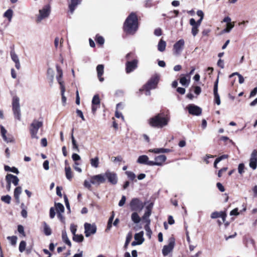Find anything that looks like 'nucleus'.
Instances as JSON below:
<instances>
[{"instance_id":"6e6d98bb","label":"nucleus","mask_w":257,"mask_h":257,"mask_svg":"<svg viewBox=\"0 0 257 257\" xmlns=\"http://www.w3.org/2000/svg\"><path fill=\"white\" fill-rule=\"evenodd\" d=\"M226 23V24H231V23H234V22H231V18L228 17H225L222 20V23Z\"/></svg>"},{"instance_id":"f8f14e48","label":"nucleus","mask_w":257,"mask_h":257,"mask_svg":"<svg viewBox=\"0 0 257 257\" xmlns=\"http://www.w3.org/2000/svg\"><path fill=\"white\" fill-rule=\"evenodd\" d=\"M103 175L104 176V178H107L108 182L111 184L115 185L117 183V177L115 173L107 170L103 174Z\"/></svg>"},{"instance_id":"4d7b16f0","label":"nucleus","mask_w":257,"mask_h":257,"mask_svg":"<svg viewBox=\"0 0 257 257\" xmlns=\"http://www.w3.org/2000/svg\"><path fill=\"white\" fill-rule=\"evenodd\" d=\"M18 232L22 234L24 236H25V231H24V227L22 225H18Z\"/></svg>"},{"instance_id":"2f4dec72","label":"nucleus","mask_w":257,"mask_h":257,"mask_svg":"<svg viewBox=\"0 0 257 257\" xmlns=\"http://www.w3.org/2000/svg\"><path fill=\"white\" fill-rule=\"evenodd\" d=\"M65 171L66 178L69 181L73 178V172L70 166H65Z\"/></svg>"},{"instance_id":"de8ad7c7","label":"nucleus","mask_w":257,"mask_h":257,"mask_svg":"<svg viewBox=\"0 0 257 257\" xmlns=\"http://www.w3.org/2000/svg\"><path fill=\"white\" fill-rule=\"evenodd\" d=\"M245 167L243 163H240L238 166V172L240 175H242L244 173Z\"/></svg>"},{"instance_id":"ddd939ff","label":"nucleus","mask_w":257,"mask_h":257,"mask_svg":"<svg viewBox=\"0 0 257 257\" xmlns=\"http://www.w3.org/2000/svg\"><path fill=\"white\" fill-rule=\"evenodd\" d=\"M167 158L164 155H161L155 158V161H150L149 163V166H161L166 161Z\"/></svg>"},{"instance_id":"338daca9","label":"nucleus","mask_w":257,"mask_h":257,"mask_svg":"<svg viewBox=\"0 0 257 257\" xmlns=\"http://www.w3.org/2000/svg\"><path fill=\"white\" fill-rule=\"evenodd\" d=\"M217 65L222 69L224 68V64L223 60L221 59H219L217 62Z\"/></svg>"},{"instance_id":"13d9d810","label":"nucleus","mask_w":257,"mask_h":257,"mask_svg":"<svg viewBox=\"0 0 257 257\" xmlns=\"http://www.w3.org/2000/svg\"><path fill=\"white\" fill-rule=\"evenodd\" d=\"M228 157V156L227 155H222L219 157H218L216 159V163H219L220 162L221 160H224V159H227V158Z\"/></svg>"},{"instance_id":"3c124183","label":"nucleus","mask_w":257,"mask_h":257,"mask_svg":"<svg viewBox=\"0 0 257 257\" xmlns=\"http://www.w3.org/2000/svg\"><path fill=\"white\" fill-rule=\"evenodd\" d=\"M95 41H96V42L97 43H98L100 45L103 44L104 42V40L103 38L102 37L98 36V35H97L96 36Z\"/></svg>"},{"instance_id":"39448f33","label":"nucleus","mask_w":257,"mask_h":257,"mask_svg":"<svg viewBox=\"0 0 257 257\" xmlns=\"http://www.w3.org/2000/svg\"><path fill=\"white\" fill-rule=\"evenodd\" d=\"M12 110L15 118L19 120H21V112L20 105V99L17 96H15L13 98Z\"/></svg>"},{"instance_id":"680f3d73","label":"nucleus","mask_w":257,"mask_h":257,"mask_svg":"<svg viewBox=\"0 0 257 257\" xmlns=\"http://www.w3.org/2000/svg\"><path fill=\"white\" fill-rule=\"evenodd\" d=\"M220 212H213L211 214V217L213 219L220 217Z\"/></svg>"},{"instance_id":"473e14b6","label":"nucleus","mask_w":257,"mask_h":257,"mask_svg":"<svg viewBox=\"0 0 257 257\" xmlns=\"http://www.w3.org/2000/svg\"><path fill=\"white\" fill-rule=\"evenodd\" d=\"M90 163L92 167L97 168L99 167V160L98 157L96 156L93 158L90 159Z\"/></svg>"},{"instance_id":"f03ea898","label":"nucleus","mask_w":257,"mask_h":257,"mask_svg":"<svg viewBox=\"0 0 257 257\" xmlns=\"http://www.w3.org/2000/svg\"><path fill=\"white\" fill-rule=\"evenodd\" d=\"M169 117L163 113H159L149 120V124L154 127L162 128L168 125Z\"/></svg>"},{"instance_id":"603ef678","label":"nucleus","mask_w":257,"mask_h":257,"mask_svg":"<svg viewBox=\"0 0 257 257\" xmlns=\"http://www.w3.org/2000/svg\"><path fill=\"white\" fill-rule=\"evenodd\" d=\"M125 174L127 176V177L132 180H133L136 178V175L132 172L131 171H126Z\"/></svg>"},{"instance_id":"a211bd4d","label":"nucleus","mask_w":257,"mask_h":257,"mask_svg":"<svg viewBox=\"0 0 257 257\" xmlns=\"http://www.w3.org/2000/svg\"><path fill=\"white\" fill-rule=\"evenodd\" d=\"M153 205L150 204L146 207V211L143 216V219L146 223H148V224H150L151 220L149 219V217L150 216L152 212V208Z\"/></svg>"},{"instance_id":"0eeeda50","label":"nucleus","mask_w":257,"mask_h":257,"mask_svg":"<svg viewBox=\"0 0 257 257\" xmlns=\"http://www.w3.org/2000/svg\"><path fill=\"white\" fill-rule=\"evenodd\" d=\"M130 207L132 211L140 212L144 207V203L139 199L135 198L131 201Z\"/></svg>"},{"instance_id":"412c9836","label":"nucleus","mask_w":257,"mask_h":257,"mask_svg":"<svg viewBox=\"0 0 257 257\" xmlns=\"http://www.w3.org/2000/svg\"><path fill=\"white\" fill-rule=\"evenodd\" d=\"M100 99L98 95H95L92 100V112L93 114L95 113L97 109V105H99L100 104Z\"/></svg>"},{"instance_id":"e433bc0d","label":"nucleus","mask_w":257,"mask_h":257,"mask_svg":"<svg viewBox=\"0 0 257 257\" xmlns=\"http://www.w3.org/2000/svg\"><path fill=\"white\" fill-rule=\"evenodd\" d=\"M166 47V43L163 39H161L158 45V49L160 52L165 51Z\"/></svg>"},{"instance_id":"e2e57ef3","label":"nucleus","mask_w":257,"mask_h":257,"mask_svg":"<svg viewBox=\"0 0 257 257\" xmlns=\"http://www.w3.org/2000/svg\"><path fill=\"white\" fill-rule=\"evenodd\" d=\"M0 127H1V135L3 138L5 137V136H7L6 134H7V131L3 125H1Z\"/></svg>"},{"instance_id":"bf43d9fd","label":"nucleus","mask_w":257,"mask_h":257,"mask_svg":"<svg viewBox=\"0 0 257 257\" xmlns=\"http://www.w3.org/2000/svg\"><path fill=\"white\" fill-rule=\"evenodd\" d=\"M78 165H79V163L78 162H75L73 165V168L76 171L79 173H81L82 172V169L80 167H78Z\"/></svg>"},{"instance_id":"bb28decb","label":"nucleus","mask_w":257,"mask_h":257,"mask_svg":"<svg viewBox=\"0 0 257 257\" xmlns=\"http://www.w3.org/2000/svg\"><path fill=\"white\" fill-rule=\"evenodd\" d=\"M190 81V78L186 76V75H181L180 79V83L184 86H188Z\"/></svg>"},{"instance_id":"37998d69","label":"nucleus","mask_w":257,"mask_h":257,"mask_svg":"<svg viewBox=\"0 0 257 257\" xmlns=\"http://www.w3.org/2000/svg\"><path fill=\"white\" fill-rule=\"evenodd\" d=\"M150 224H148V223H146V224L144 227L146 231V235L149 237V238H151L152 234V231L150 227Z\"/></svg>"},{"instance_id":"c9c22d12","label":"nucleus","mask_w":257,"mask_h":257,"mask_svg":"<svg viewBox=\"0 0 257 257\" xmlns=\"http://www.w3.org/2000/svg\"><path fill=\"white\" fill-rule=\"evenodd\" d=\"M131 219L135 223H138L141 221V217L138 213L135 211L131 215Z\"/></svg>"},{"instance_id":"cd10ccee","label":"nucleus","mask_w":257,"mask_h":257,"mask_svg":"<svg viewBox=\"0 0 257 257\" xmlns=\"http://www.w3.org/2000/svg\"><path fill=\"white\" fill-rule=\"evenodd\" d=\"M81 0H71V2L69 5V8L71 13H73L76 6L80 4Z\"/></svg>"},{"instance_id":"c756f323","label":"nucleus","mask_w":257,"mask_h":257,"mask_svg":"<svg viewBox=\"0 0 257 257\" xmlns=\"http://www.w3.org/2000/svg\"><path fill=\"white\" fill-rule=\"evenodd\" d=\"M14 15V12L13 11L9 9L7 10L4 14L3 17L4 18H6L8 19L9 23H11L12 20V18Z\"/></svg>"},{"instance_id":"423d86ee","label":"nucleus","mask_w":257,"mask_h":257,"mask_svg":"<svg viewBox=\"0 0 257 257\" xmlns=\"http://www.w3.org/2000/svg\"><path fill=\"white\" fill-rule=\"evenodd\" d=\"M160 79V76L158 74H155L152 76L147 84L144 86V89H146V95H149L151 93L150 90L156 87Z\"/></svg>"},{"instance_id":"aec40b11","label":"nucleus","mask_w":257,"mask_h":257,"mask_svg":"<svg viewBox=\"0 0 257 257\" xmlns=\"http://www.w3.org/2000/svg\"><path fill=\"white\" fill-rule=\"evenodd\" d=\"M6 180L7 183H12L15 186H17L19 182V179L17 176L11 174H9L6 176Z\"/></svg>"},{"instance_id":"2eb2a0df","label":"nucleus","mask_w":257,"mask_h":257,"mask_svg":"<svg viewBox=\"0 0 257 257\" xmlns=\"http://www.w3.org/2000/svg\"><path fill=\"white\" fill-rule=\"evenodd\" d=\"M175 245V241L174 238H171L169 240V243L168 245L164 246L162 249V253L164 256L167 255L171 252L174 248Z\"/></svg>"},{"instance_id":"58836bf2","label":"nucleus","mask_w":257,"mask_h":257,"mask_svg":"<svg viewBox=\"0 0 257 257\" xmlns=\"http://www.w3.org/2000/svg\"><path fill=\"white\" fill-rule=\"evenodd\" d=\"M122 107V103H118L116 105V110L115 111V116L117 118H121L122 120L124 119V117L122 114V113L119 112L117 109L119 108H121Z\"/></svg>"},{"instance_id":"a878e982","label":"nucleus","mask_w":257,"mask_h":257,"mask_svg":"<svg viewBox=\"0 0 257 257\" xmlns=\"http://www.w3.org/2000/svg\"><path fill=\"white\" fill-rule=\"evenodd\" d=\"M64 40L62 38H60L56 37L54 40V46L56 50L61 49L62 47Z\"/></svg>"},{"instance_id":"20e7f679","label":"nucleus","mask_w":257,"mask_h":257,"mask_svg":"<svg viewBox=\"0 0 257 257\" xmlns=\"http://www.w3.org/2000/svg\"><path fill=\"white\" fill-rule=\"evenodd\" d=\"M43 125V121L42 120L34 119L30 126V133L32 139L38 140L39 137L37 134L39 129Z\"/></svg>"},{"instance_id":"4c0bfd02","label":"nucleus","mask_w":257,"mask_h":257,"mask_svg":"<svg viewBox=\"0 0 257 257\" xmlns=\"http://www.w3.org/2000/svg\"><path fill=\"white\" fill-rule=\"evenodd\" d=\"M234 27V23L226 24V28L221 31V34L229 33Z\"/></svg>"},{"instance_id":"f257e3e1","label":"nucleus","mask_w":257,"mask_h":257,"mask_svg":"<svg viewBox=\"0 0 257 257\" xmlns=\"http://www.w3.org/2000/svg\"><path fill=\"white\" fill-rule=\"evenodd\" d=\"M138 29V21L137 15L131 13L125 20L123 24V30L129 35H134Z\"/></svg>"},{"instance_id":"c03bdc74","label":"nucleus","mask_w":257,"mask_h":257,"mask_svg":"<svg viewBox=\"0 0 257 257\" xmlns=\"http://www.w3.org/2000/svg\"><path fill=\"white\" fill-rule=\"evenodd\" d=\"M7 239L10 240L12 245H15L17 241V237L16 236H8Z\"/></svg>"},{"instance_id":"774afa93","label":"nucleus","mask_w":257,"mask_h":257,"mask_svg":"<svg viewBox=\"0 0 257 257\" xmlns=\"http://www.w3.org/2000/svg\"><path fill=\"white\" fill-rule=\"evenodd\" d=\"M55 216V212L54 208L51 207L50 209V217L51 218H53Z\"/></svg>"},{"instance_id":"8fccbe9b","label":"nucleus","mask_w":257,"mask_h":257,"mask_svg":"<svg viewBox=\"0 0 257 257\" xmlns=\"http://www.w3.org/2000/svg\"><path fill=\"white\" fill-rule=\"evenodd\" d=\"M83 185L85 188H87L89 190H91L92 185V183L91 182V179L90 178L89 181L87 180H85L84 181Z\"/></svg>"},{"instance_id":"49530a36","label":"nucleus","mask_w":257,"mask_h":257,"mask_svg":"<svg viewBox=\"0 0 257 257\" xmlns=\"http://www.w3.org/2000/svg\"><path fill=\"white\" fill-rule=\"evenodd\" d=\"M1 200L7 203V204H10V202H11V197L10 196L7 195H6V196H3L1 197Z\"/></svg>"},{"instance_id":"6ab92c4d","label":"nucleus","mask_w":257,"mask_h":257,"mask_svg":"<svg viewBox=\"0 0 257 257\" xmlns=\"http://www.w3.org/2000/svg\"><path fill=\"white\" fill-rule=\"evenodd\" d=\"M218 77L216 80L213 88V94L214 96V101L217 105L220 104V99L219 94L218 93Z\"/></svg>"},{"instance_id":"f3484780","label":"nucleus","mask_w":257,"mask_h":257,"mask_svg":"<svg viewBox=\"0 0 257 257\" xmlns=\"http://www.w3.org/2000/svg\"><path fill=\"white\" fill-rule=\"evenodd\" d=\"M138 61L135 59L132 61H127L126 63V72L127 73H131L138 66Z\"/></svg>"},{"instance_id":"69168bd1","label":"nucleus","mask_w":257,"mask_h":257,"mask_svg":"<svg viewBox=\"0 0 257 257\" xmlns=\"http://www.w3.org/2000/svg\"><path fill=\"white\" fill-rule=\"evenodd\" d=\"M76 112V113L78 116H79L80 117H81L83 120H85V118H84L83 112L81 110H80L79 109H77Z\"/></svg>"},{"instance_id":"09e8293b","label":"nucleus","mask_w":257,"mask_h":257,"mask_svg":"<svg viewBox=\"0 0 257 257\" xmlns=\"http://www.w3.org/2000/svg\"><path fill=\"white\" fill-rule=\"evenodd\" d=\"M26 246V243L25 241L23 240V241H21L20 245H19V251L21 252H23L25 249Z\"/></svg>"},{"instance_id":"393cba45","label":"nucleus","mask_w":257,"mask_h":257,"mask_svg":"<svg viewBox=\"0 0 257 257\" xmlns=\"http://www.w3.org/2000/svg\"><path fill=\"white\" fill-rule=\"evenodd\" d=\"M149 152L156 154L167 153L171 152V150L164 148H156L154 149H150L149 150Z\"/></svg>"},{"instance_id":"f704fd0d","label":"nucleus","mask_w":257,"mask_h":257,"mask_svg":"<svg viewBox=\"0 0 257 257\" xmlns=\"http://www.w3.org/2000/svg\"><path fill=\"white\" fill-rule=\"evenodd\" d=\"M62 238L63 241L69 246H71V243L70 240L69 239L66 231L65 230H63L62 232Z\"/></svg>"},{"instance_id":"052dcab7","label":"nucleus","mask_w":257,"mask_h":257,"mask_svg":"<svg viewBox=\"0 0 257 257\" xmlns=\"http://www.w3.org/2000/svg\"><path fill=\"white\" fill-rule=\"evenodd\" d=\"M125 201H126V197L125 196L123 195L121 197V198L118 203V206L120 207L122 206L124 204Z\"/></svg>"},{"instance_id":"1a4fd4ad","label":"nucleus","mask_w":257,"mask_h":257,"mask_svg":"<svg viewBox=\"0 0 257 257\" xmlns=\"http://www.w3.org/2000/svg\"><path fill=\"white\" fill-rule=\"evenodd\" d=\"M185 45V41L183 39H180L176 42L173 46V54L175 56H179L182 52Z\"/></svg>"},{"instance_id":"4468645a","label":"nucleus","mask_w":257,"mask_h":257,"mask_svg":"<svg viewBox=\"0 0 257 257\" xmlns=\"http://www.w3.org/2000/svg\"><path fill=\"white\" fill-rule=\"evenodd\" d=\"M249 166L252 170H255L257 167V150H254L251 155L249 160Z\"/></svg>"},{"instance_id":"9d476101","label":"nucleus","mask_w":257,"mask_h":257,"mask_svg":"<svg viewBox=\"0 0 257 257\" xmlns=\"http://www.w3.org/2000/svg\"><path fill=\"white\" fill-rule=\"evenodd\" d=\"M90 179L92 184L96 186H98L100 184L105 182V178H104L103 174L91 176Z\"/></svg>"},{"instance_id":"72a5a7b5","label":"nucleus","mask_w":257,"mask_h":257,"mask_svg":"<svg viewBox=\"0 0 257 257\" xmlns=\"http://www.w3.org/2000/svg\"><path fill=\"white\" fill-rule=\"evenodd\" d=\"M22 188L20 186L16 187L14 191V197L18 203L20 202V195L22 193Z\"/></svg>"},{"instance_id":"0e129e2a","label":"nucleus","mask_w":257,"mask_h":257,"mask_svg":"<svg viewBox=\"0 0 257 257\" xmlns=\"http://www.w3.org/2000/svg\"><path fill=\"white\" fill-rule=\"evenodd\" d=\"M72 148L73 150L77 151V152H79V148H78V146L76 143V140H73L72 142Z\"/></svg>"},{"instance_id":"7ed1b4c3","label":"nucleus","mask_w":257,"mask_h":257,"mask_svg":"<svg viewBox=\"0 0 257 257\" xmlns=\"http://www.w3.org/2000/svg\"><path fill=\"white\" fill-rule=\"evenodd\" d=\"M56 69L57 72L56 79L60 86L62 104L63 105H65L66 102V97L64 95L65 88L64 85V82L62 80L63 71L61 68L58 66H56Z\"/></svg>"},{"instance_id":"9b49d317","label":"nucleus","mask_w":257,"mask_h":257,"mask_svg":"<svg viewBox=\"0 0 257 257\" xmlns=\"http://www.w3.org/2000/svg\"><path fill=\"white\" fill-rule=\"evenodd\" d=\"M85 234L86 237H89L91 234H95L96 231V226L94 224L85 223L84 224Z\"/></svg>"},{"instance_id":"a18cd8bd","label":"nucleus","mask_w":257,"mask_h":257,"mask_svg":"<svg viewBox=\"0 0 257 257\" xmlns=\"http://www.w3.org/2000/svg\"><path fill=\"white\" fill-rule=\"evenodd\" d=\"M3 139L7 143H13L14 142L13 137L10 135H8V136H5V137L3 138Z\"/></svg>"},{"instance_id":"b1692460","label":"nucleus","mask_w":257,"mask_h":257,"mask_svg":"<svg viewBox=\"0 0 257 257\" xmlns=\"http://www.w3.org/2000/svg\"><path fill=\"white\" fill-rule=\"evenodd\" d=\"M96 71L97 73V76L100 82H102L104 80V78L102 77L104 72V66L102 64L98 65L96 67Z\"/></svg>"},{"instance_id":"7c9ffc66","label":"nucleus","mask_w":257,"mask_h":257,"mask_svg":"<svg viewBox=\"0 0 257 257\" xmlns=\"http://www.w3.org/2000/svg\"><path fill=\"white\" fill-rule=\"evenodd\" d=\"M151 161L149 160V158L146 155H142L140 156L137 160V162L140 164H144L148 165H149V163Z\"/></svg>"},{"instance_id":"79ce46f5","label":"nucleus","mask_w":257,"mask_h":257,"mask_svg":"<svg viewBox=\"0 0 257 257\" xmlns=\"http://www.w3.org/2000/svg\"><path fill=\"white\" fill-rule=\"evenodd\" d=\"M84 237L82 234H74L73 236V240L77 242H81L83 240Z\"/></svg>"},{"instance_id":"ea45409f","label":"nucleus","mask_w":257,"mask_h":257,"mask_svg":"<svg viewBox=\"0 0 257 257\" xmlns=\"http://www.w3.org/2000/svg\"><path fill=\"white\" fill-rule=\"evenodd\" d=\"M57 213H63L64 211V207L60 203H56L55 204Z\"/></svg>"},{"instance_id":"5fc2aeb1","label":"nucleus","mask_w":257,"mask_h":257,"mask_svg":"<svg viewBox=\"0 0 257 257\" xmlns=\"http://www.w3.org/2000/svg\"><path fill=\"white\" fill-rule=\"evenodd\" d=\"M72 159L75 162H77L81 159L80 156L77 154L74 153L72 155Z\"/></svg>"},{"instance_id":"6e6552de","label":"nucleus","mask_w":257,"mask_h":257,"mask_svg":"<svg viewBox=\"0 0 257 257\" xmlns=\"http://www.w3.org/2000/svg\"><path fill=\"white\" fill-rule=\"evenodd\" d=\"M50 13V7L46 5L41 9L39 10V14L37 15L36 22H41L43 20L48 18Z\"/></svg>"},{"instance_id":"dca6fc26","label":"nucleus","mask_w":257,"mask_h":257,"mask_svg":"<svg viewBox=\"0 0 257 257\" xmlns=\"http://www.w3.org/2000/svg\"><path fill=\"white\" fill-rule=\"evenodd\" d=\"M187 108L189 113L194 115H199L202 112V109L200 107L193 104L188 105Z\"/></svg>"},{"instance_id":"864d4df0","label":"nucleus","mask_w":257,"mask_h":257,"mask_svg":"<svg viewBox=\"0 0 257 257\" xmlns=\"http://www.w3.org/2000/svg\"><path fill=\"white\" fill-rule=\"evenodd\" d=\"M77 225H76L74 224H71L70 225V231L73 235L74 234H76V232L77 231Z\"/></svg>"},{"instance_id":"5701e85b","label":"nucleus","mask_w":257,"mask_h":257,"mask_svg":"<svg viewBox=\"0 0 257 257\" xmlns=\"http://www.w3.org/2000/svg\"><path fill=\"white\" fill-rule=\"evenodd\" d=\"M190 24L192 26L191 33L193 36L195 37L198 33V28L199 26L196 24V21L193 18L190 20Z\"/></svg>"},{"instance_id":"c85d7f7f","label":"nucleus","mask_w":257,"mask_h":257,"mask_svg":"<svg viewBox=\"0 0 257 257\" xmlns=\"http://www.w3.org/2000/svg\"><path fill=\"white\" fill-rule=\"evenodd\" d=\"M134 238L135 240L137 241L139 243H140L141 244H142L145 240L144 238V232L141 231L139 233H136L135 234Z\"/></svg>"},{"instance_id":"a19ab883","label":"nucleus","mask_w":257,"mask_h":257,"mask_svg":"<svg viewBox=\"0 0 257 257\" xmlns=\"http://www.w3.org/2000/svg\"><path fill=\"white\" fill-rule=\"evenodd\" d=\"M44 232L46 235H50L51 234V229L46 222L43 223Z\"/></svg>"},{"instance_id":"4be33fe9","label":"nucleus","mask_w":257,"mask_h":257,"mask_svg":"<svg viewBox=\"0 0 257 257\" xmlns=\"http://www.w3.org/2000/svg\"><path fill=\"white\" fill-rule=\"evenodd\" d=\"M11 57L12 60L15 63V67L18 69L19 70L21 68V64L20 63L19 59L17 55L15 53L14 51H11L10 53Z\"/></svg>"}]
</instances>
